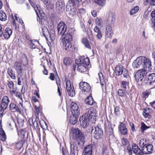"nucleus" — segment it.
Segmentation results:
<instances>
[{
	"mask_svg": "<svg viewBox=\"0 0 155 155\" xmlns=\"http://www.w3.org/2000/svg\"><path fill=\"white\" fill-rule=\"evenodd\" d=\"M151 63L150 59L144 56H141L137 57L133 61L132 67L134 68L146 69L147 70L151 71L152 69Z\"/></svg>",
	"mask_w": 155,
	"mask_h": 155,
	"instance_id": "f257e3e1",
	"label": "nucleus"
},
{
	"mask_svg": "<svg viewBox=\"0 0 155 155\" xmlns=\"http://www.w3.org/2000/svg\"><path fill=\"white\" fill-rule=\"evenodd\" d=\"M72 40V36L71 34L67 33L61 38L60 41L63 47L65 50L72 51L73 48L72 47L71 41Z\"/></svg>",
	"mask_w": 155,
	"mask_h": 155,
	"instance_id": "f03ea898",
	"label": "nucleus"
},
{
	"mask_svg": "<svg viewBox=\"0 0 155 155\" xmlns=\"http://www.w3.org/2000/svg\"><path fill=\"white\" fill-rule=\"evenodd\" d=\"M72 136L73 138L76 140H80L82 142L84 139V134L78 128H73L72 129Z\"/></svg>",
	"mask_w": 155,
	"mask_h": 155,
	"instance_id": "7ed1b4c3",
	"label": "nucleus"
},
{
	"mask_svg": "<svg viewBox=\"0 0 155 155\" xmlns=\"http://www.w3.org/2000/svg\"><path fill=\"white\" fill-rule=\"evenodd\" d=\"M84 114H86V116L88 117L91 119L93 123H94L96 120V117L97 116L96 114V110L93 107H90L87 109L86 110V112Z\"/></svg>",
	"mask_w": 155,
	"mask_h": 155,
	"instance_id": "20e7f679",
	"label": "nucleus"
},
{
	"mask_svg": "<svg viewBox=\"0 0 155 155\" xmlns=\"http://www.w3.org/2000/svg\"><path fill=\"white\" fill-rule=\"evenodd\" d=\"M75 5V2L73 0L68 1L66 6V11L68 12L69 15L72 17L76 14V9L73 6Z\"/></svg>",
	"mask_w": 155,
	"mask_h": 155,
	"instance_id": "39448f33",
	"label": "nucleus"
},
{
	"mask_svg": "<svg viewBox=\"0 0 155 155\" xmlns=\"http://www.w3.org/2000/svg\"><path fill=\"white\" fill-rule=\"evenodd\" d=\"M91 133L93 134L94 138L99 139L102 138L103 131L98 126H92L91 127Z\"/></svg>",
	"mask_w": 155,
	"mask_h": 155,
	"instance_id": "423d86ee",
	"label": "nucleus"
},
{
	"mask_svg": "<svg viewBox=\"0 0 155 155\" xmlns=\"http://www.w3.org/2000/svg\"><path fill=\"white\" fill-rule=\"evenodd\" d=\"M149 71L147 70L146 69H141L137 71L134 74V77L136 81L138 82L141 81L144 75Z\"/></svg>",
	"mask_w": 155,
	"mask_h": 155,
	"instance_id": "0eeeda50",
	"label": "nucleus"
},
{
	"mask_svg": "<svg viewBox=\"0 0 155 155\" xmlns=\"http://www.w3.org/2000/svg\"><path fill=\"white\" fill-rule=\"evenodd\" d=\"M84 114L80 118V121L81 126L84 128L87 127L90 123H93L88 117Z\"/></svg>",
	"mask_w": 155,
	"mask_h": 155,
	"instance_id": "6e6552de",
	"label": "nucleus"
},
{
	"mask_svg": "<svg viewBox=\"0 0 155 155\" xmlns=\"http://www.w3.org/2000/svg\"><path fill=\"white\" fill-rule=\"evenodd\" d=\"M66 88L67 92L71 97H73L75 95L74 87L72 82L70 80H67L66 83Z\"/></svg>",
	"mask_w": 155,
	"mask_h": 155,
	"instance_id": "1a4fd4ad",
	"label": "nucleus"
},
{
	"mask_svg": "<svg viewBox=\"0 0 155 155\" xmlns=\"http://www.w3.org/2000/svg\"><path fill=\"white\" fill-rule=\"evenodd\" d=\"M67 26L63 21L60 22L57 27V30L59 35H63L66 31Z\"/></svg>",
	"mask_w": 155,
	"mask_h": 155,
	"instance_id": "9d476101",
	"label": "nucleus"
},
{
	"mask_svg": "<svg viewBox=\"0 0 155 155\" xmlns=\"http://www.w3.org/2000/svg\"><path fill=\"white\" fill-rule=\"evenodd\" d=\"M79 87L81 90L86 92H89L91 89L89 84L86 82H80Z\"/></svg>",
	"mask_w": 155,
	"mask_h": 155,
	"instance_id": "9b49d317",
	"label": "nucleus"
},
{
	"mask_svg": "<svg viewBox=\"0 0 155 155\" xmlns=\"http://www.w3.org/2000/svg\"><path fill=\"white\" fill-rule=\"evenodd\" d=\"M75 63L76 64L81 63V64L83 65H85V66H87L89 64L90 61L88 58H84L81 57L78 59H76L75 61Z\"/></svg>",
	"mask_w": 155,
	"mask_h": 155,
	"instance_id": "f8f14e48",
	"label": "nucleus"
},
{
	"mask_svg": "<svg viewBox=\"0 0 155 155\" xmlns=\"http://www.w3.org/2000/svg\"><path fill=\"white\" fill-rule=\"evenodd\" d=\"M14 68L18 74H21L22 73L23 69L22 66L21 65V63L17 61L15 63Z\"/></svg>",
	"mask_w": 155,
	"mask_h": 155,
	"instance_id": "ddd939ff",
	"label": "nucleus"
},
{
	"mask_svg": "<svg viewBox=\"0 0 155 155\" xmlns=\"http://www.w3.org/2000/svg\"><path fill=\"white\" fill-rule=\"evenodd\" d=\"M113 34L111 25H107L105 31L106 37L111 39Z\"/></svg>",
	"mask_w": 155,
	"mask_h": 155,
	"instance_id": "4468645a",
	"label": "nucleus"
},
{
	"mask_svg": "<svg viewBox=\"0 0 155 155\" xmlns=\"http://www.w3.org/2000/svg\"><path fill=\"white\" fill-rule=\"evenodd\" d=\"M115 16L114 13L112 12H110L107 18V25H110L113 24L115 20Z\"/></svg>",
	"mask_w": 155,
	"mask_h": 155,
	"instance_id": "2eb2a0df",
	"label": "nucleus"
},
{
	"mask_svg": "<svg viewBox=\"0 0 155 155\" xmlns=\"http://www.w3.org/2000/svg\"><path fill=\"white\" fill-rule=\"evenodd\" d=\"M155 82V74L153 73L149 74L147 78L146 84L147 85H152Z\"/></svg>",
	"mask_w": 155,
	"mask_h": 155,
	"instance_id": "dca6fc26",
	"label": "nucleus"
},
{
	"mask_svg": "<svg viewBox=\"0 0 155 155\" xmlns=\"http://www.w3.org/2000/svg\"><path fill=\"white\" fill-rule=\"evenodd\" d=\"M142 151L144 152V154H150L152 153L153 151V146L152 144H147L145 148L142 149Z\"/></svg>",
	"mask_w": 155,
	"mask_h": 155,
	"instance_id": "f3484780",
	"label": "nucleus"
},
{
	"mask_svg": "<svg viewBox=\"0 0 155 155\" xmlns=\"http://www.w3.org/2000/svg\"><path fill=\"white\" fill-rule=\"evenodd\" d=\"M132 147L134 153L136 154L139 155H143L144 154V152L142 151V149L141 150L135 143L133 144Z\"/></svg>",
	"mask_w": 155,
	"mask_h": 155,
	"instance_id": "a211bd4d",
	"label": "nucleus"
},
{
	"mask_svg": "<svg viewBox=\"0 0 155 155\" xmlns=\"http://www.w3.org/2000/svg\"><path fill=\"white\" fill-rule=\"evenodd\" d=\"M84 155H91L92 153V145L87 146L84 149Z\"/></svg>",
	"mask_w": 155,
	"mask_h": 155,
	"instance_id": "6ab92c4d",
	"label": "nucleus"
},
{
	"mask_svg": "<svg viewBox=\"0 0 155 155\" xmlns=\"http://www.w3.org/2000/svg\"><path fill=\"white\" fill-rule=\"evenodd\" d=\"M12 33L11 29L6 28L3 33V36L6 39H8L10 37Z\"/></svg>",
	"mask_w": 155,
	"mask_h": 155,
	"instance_id": "aec40b11",
	"label": "nucleus"
},
{
	"mask_svg": "<svg viewBox=\"0 0 155 155\" xmlns=\"http://www.w3.org/2000/svg\"><path fill=\"white\" fill-rule=\"evenodd\" d=\"M120 130L121 133L123 135H126L127 134V130L124 123H121L120 124Z\"/></svg>",
	"mask_w": 155,
	"mask_h": 155,
	"instance_id": "412c9836",
	"label": "nucleus"
},
{
	"mask_svg": "<svg viewBox=\"0 0 155 155\" xmlns=\"http://www.w3.org/2000/svg\"><path fill=\"white\" fill-rule=\"evenodd\" d=\"M124 71L123 66L121 65L117 66L115 68V72L117 76L122 74Z\"/></svg>",
	"mask_w": 155,
	"mask_h": 155,
	"instance_id": "4be33fe9",
	"label": "nucleus"
},
{
	"mask_svg": "<svg viewBox=\"0 0 155 155\" xmlns=\"http://www.w3.org/2000/svg\"><path fill=\"white\" fill-rule=\"evenodd\" d=\"M56 8L57 10L61 11L64 9V5L62 1H58L56 5Z\"/></svg>",
	"mask_w": 155,
	"mask_h": 155,
	"instance_id": "5701e85b",
	"label": "nucleus"
},
{
	"mask_svg": "<svg viewBox=\"0 0 155 155\" xmlns=\"http://www.w3.org/2000/svg\"><path fill=\"white\" fill-rule=\"evenodd\" d=\"M29 1L30 3L31 4V5L33 8L36 13V14H37V17H38V18H37V20L38 21H39L40 20V17L39 15V14L38 13V12H40L39 9V7L37 5H36V6H35L34 4L32 2L31 0H29Z\"/></svg>",
	"mask_w": 155,
	"mask_h": 155,
	"instance_id": "b1692460",
	"label": "nucleus"
},
{
	"mask_svg": "<svg viewBox=\"0 0 155 155\" xmlns=\"http://www.w3.org/2000/svg\"><path fill=\"white\" fill-rule=\"evenodd\" d=\"M9 100L7 96H4L2 100L1 107H8Z\"/></svg>",
	"mask_w": 155,
	"mask_h": 155,
	"instance_id": "393cba45",
	"label": "nucleus"
},
{
	"mask_svg": "<svg viewBox=\"0 0 155 155\" xmlns=\"http://www.w3.org/2000/svg\"><path fill=\"white\" fill-rule=\"evenodd\" d=\"M70 108L72 115L78 116L79 115V107H68Z\"/></svg>",
	"mask_w": 155,
	"mask_h": 155,
	"instance_id": "a878e982",
	"label": "nucleus"
},
{
	"mask_svg": "<svg viewBox=\"0 0 155 155\" xmlns=\"http://www.w3.org/2000/svg\"><path fill=\"white\" fill-rule=\"evenodd\" d=\"M77 64L78 66L77 69L79 71L82 72L86 71L87 70V66L83 65L81 63Z\"/></svg>",
	"mask_w": 155,
	"mask_h": 155,
	"instance_id": "bb28decb",
	"label": "nucleus"
},
{
	"mask_svg": "<svg viewBox=\"0 0 155 155\" xmlns=\"http://www.w3.org/2000/svg\"><path fill=\"white\" fill-rule=\"evenodd\" d=\"M151 111V109L149 108L148 107H146L144 109L143 111V115L144 117L145 118L148 117L149 118L150 115V113Z\"/></svg>",
	"mask_w": 155,
	"mask_h": 155,
	"instance_id": "cd10ccee",
	"label": "nucleus"
},
{
	"mask_svg": "<svg viewBox=\"0 0 155 155\" xmlns=\"http://www.w3.org/2000/svg\"><path fill=\"white\" fill-rule=\"evenodd\" d=\"M149 144L148 141L146 139H141L140 140L139 145L142 149L143 147L145 148Z\"/></svg>",
	"mask_w": 155,
	"mask_h": 155,
	"instance_id": "c85d7f7f",
	"label": "nucleus"
},
{
	"mask_svg": "<svg viewBox=\"0 0 155 155\" xmlns=\"http://www.w3.org/2000/svg\"><path fill=\"white\" fill-rule=\"evenodd\" d=\"M85 103L87 104L92 105L95 103L91 96L88 97L85 100Z\"/></svg>",
	"mask_w": 155,
	"mask_h": 155,
	"instance_id": "c756f323",
	"label": "nucleus"
},
{
	"mask_svg": "<svg viewBox=\"0 0 155 155\" xmlns=\"http://www.w3.org/2000/svg\"><path fill=\"white\" fill-rule=\"evenodd\" d=\"M81 41L86 48L90 50L91 49V46L90 44L89 41L87 39L83 38L82 39Z\"/></svg>",
	"mask_w": 155,
	"mask_h": 155,
	"instance_id": "7c9ffc66",
	"label": "nucleus"
},
{
	"mask_svg": "<svg viewBox=\"0 0 155 155\" xmlns=\"http://www.w3.org/2000/svg\"><path fill=\"white\" fill-rule=\"evenodd\" d=\"M70 147L71 151H72L73 152L75 153L76 152H78V147L77 146L76 144L74 143V141H71L70 143Z\"/></svg>",
	"mask_w": 155,
	"mask_h": 155,
	"instance_id": "2f4dec72",
	"label": "nucleus"
},
{
	"mask_svg": "<svg viewBox=\"0 0 155 155\" xmlns=\"http://www.w3.org/2000/svg\"><path fill=\"white\" fill-rule=\"evenodd\" d=\"M0 139L2 141H5L6 139L5 133L2 127H0Z\"/></svg>",
	"mask_w": 155,
	"mask_h": 155,
	"instance_id": "473e14b6",
	"label": "nucleus"
},
{
	"mask_svg": "<svg viewBox=\"0 0 155 155\" xmlns=\"http://www.w3.org/2000/svg\"><path fill=\"white\" fill-rule=\"evenodd\" d=\"M21 63L24 66H26L28 64V61L27 59V56L25 54H24L21 58Z\"/></svg>",
	"mask_w": 155,
	"mask_h": 155,
	"instance_id": "72a5a7b5",
	"label": "nucleus"
},
{
	"mask_svg": "<svg viewBox=\"0 0 155 155\" xmlns=\"http://www.w3.org/2000/svg\"><path fill=\"white\" fill-rule=\"evenodd\" d=\"M151 94L150 89H148L142 92V97L145 99L148 97L149 95H150Z\"/></svg>",
	"mask_w": 155,
	"mask_h": 155,
	"instance_id": "f704fd0d",
	"label": "nucleus"
},
{
	"mask_svg": "<svg viewBox=\"0 0 155 155\" xmlns=\"http://www.w3.org/2000/svg\"><path fill=\"white\" fill-rule=\"evenodd\" d=\"M96 26L101 28L103 26V21L102 20L98 18H97L96 19Z\"/></svg>",
	"mask_w": 155,
	"mask_h": 155,
	"instance_id": "c9c22d12",
	"label": "nucleus"
},
{
	"mask_svg": "<svg viewBox=\"0 0 155 155\" xmlns=\"http://www.w3.org/2000/svg\"><path fill=\"white\" fill-rule=\"evenodd\" d=\"M94 2L98 5L104 6L105 5L106 0H94Z\"/></svg>",
	"mask_w": 155,
	"mask_h": 155,
	"instance_id": "e433bc0d",
	"label": "nucleus"
},
{
	"mask_svg": "<svg viewBox=\"0 0 155 155\" xmlns=\"http://www.w3.org/2000/svg\"><path fill=\"white\" fill-rule=\"evenodd\" d=\"M7 19V16L6 14L3 11H0V20L1 21H5Z\"/></svg>",
	"mask_w": 155,
	"mask_h": 155,
	"instance_id": "4c0bfd02",
	"label": "nucleus"
},
{
	"mask_svg": "<svg viewBox=\"0 0 155 155\" xmlns=\"http://www.w3.org/2000/svg\"><path fill=\"white\" fill-rule=\"evenodd\" d=\"M139 7L138 6H135L130 11V14L131 15H133L136 13L139 10Z\"/></svg>",
	"mask_w": 155,
	"mask_h": 155,
	"instance_id": "58836bf2",
	"label": "nucleus"
},
{
	"mask_svg": "<svg viewBox=\"0 0 155 155\" xmlns=\"http://www.w3.org/2000/svg\"><path fill=\"white\" fill-rule=\"evenodd\" d=\"M13 71L11 68H8V73L9 75L13 79L15 78V74L13 73Z\"/></svg>",
	"mask_w": 155,
	"mask_h": 155,
	"instance_id": "ea45409f",
	"label": "nucleus"
},
{
	"mask_svg": "<svg viewBox=\"0 0 155 155\" xmlns=\"http://www.w3.org/2000/svg\"><path fill=\"white\" fill-rule=\"evenodd\" d=\"M77 117L72 115L71 116L70 120V123L73 125L75 124L77 121Z\"/></svg>",
	"mask_w": 155,
	"mask_h": 155,
	"instance_id": "a19ab883",
	"label": "nucleus"
},
{
	"mask_svg": "<svg viewBox=\"0 0 155 155\" xmlns=\"http://www.w3.org/2000/svg\"><path fill=\"white\" fill-rule=\"evenodd\" d=\"M63 61L64 64L66 66L69 65L72 62L71 59L67 57L64 58Z\"/></svg>",
	"mask_w": 155,
	"mask_h": 155,
	"instance_id": "79ce46f5",
	"label": "nucleus"
},
{
	"mask_svg": "<svg viewBox=\"0 0 155 155\" xmlns=\"http://www.w3.org/2000/svg\"><path fill=\"white\" fill-rule=\"evenodd\" d=\"M141 126L140 128L142 133H143L146 130L150 128V127L146 125L143 122H141Z\"/></svg>",
	"mask_w": 155,
	"mask_h": 155,
	"instance_id": "37998d69",
	"label": "nucleus"
},
{
	"mask_svg": "<svg viewBox=\"0 0 155 155\" xmlns=\"http://www.w3.org/2000/svg\"><path fill=\"white\" fill-rule=\"evenodd\" d=\"M99 78L100 80V82L101 85L102 86L104 85L105 82L104 80V78L102 73L100 72L98 73Z\"/></svg>",
	"mask_w": 155,
	"mask_h": 155,
	"instance_id": "c03bdc74",
	"label": "nucleus"
},
{
	"mask_svg": "<svg viewBox=\"0 0 155 155\" xmlns=\"http://www.w3.org/2000/svg\"><path fill=\"white\" fill-rule=\"evenodd\" d=\"M144 3L146 5L149 3L150 6L155 5V0H146Z\"/></svg>",
	"mask_w": 155,
	"mask_h": 155,
	"instance_id": "a18cd8bd",
	"label": "nucleus"
},
{
	"mask_svg": "<svg viewBox=\"0 0 155 155\" xmlns=\"http://www.w3.org/2000/svg\"><path fill=\"white\" fill-rule=\"evenodd\" d=\"M37 42L38 43H39V42L38 41H37L36 40H30V42L29 43V45H30V48L31 49H35V46L34 45V44H33V42Z\"/></svg>",
	"mask_w": 155,
	"mask_h": 155,
	"instance_id": "49530a36",
	"label": "nucleus"
},
{
	"mask_svg": "<svg viewBox=\"0 0 155 155\" xmlns=\"http://www.w3.org/2000/svg\"><path fill=\"white\" fill-rule=\"evenodd\" d=\"M9 109L12 112H14L16 111L20 114H21V111L19 109V107H9Z\"/></svg>",
	"mask_w": 155,
	"mask_h": 155,
	"instance_id": "de8ad7c7",
	"label": "nucleus"
},
{
	"mask_svg": "<svg viewBox=\"0 0 155 155\" xmlns=\"http://www.w3.org/2000/svg\"><path fill=\"white\" fill-rule=\"evenodd\" d=\"M34 109L35 110V113L36 116H38L39 113H41L42 109L40 107H34Z\"/></svg>",
	"mask_w": 155,
	"mask_h": 155,
	"instance_id": "09e8293b",
	"label": "nucleus"
},
{
	"mask_svg": "<svg viewBox=\"0 0 155 155\" xmlns=\"http://www.w3.org/2000/svg\"><path fill=\"white\" fill-rule=\"evenodd\" d=\"M18 124L19 127H22L24 125V120L23 119L19 118L18 119Z\"/></svg>",
	"mask_w": 155,
	"mask_h": 155,
	"instance_id": "8fccbe9b",
	"label": "nucleus"
},
{
	"mask_svg": "<svg viewBox=\"0 0 155 155\" xmlns=\"http://www.w3.org/2000/svg\"><path fill=\"white\" fill-rule=\"evenodd\" d=\"M151 15L152 18V21L155 27V10L152 12L151 14Z\"/></svg>",
	"mask_w": 155,
	"mask_h": 155,
	"instance_id": "3c124183",
	"label": "nucleus"
},
{
	"mask_svg": "<svg viewBox=\"0 0 155 155\" xmlns=\"http://www.w3.org/2000/svg\"><path fill=\"white\" fill-rule=\"evenodd\" d=\"M8 124H9V128L11 130L13 129V127L15 125H16V124L12 120L11 121H9L8 122Z\"/></svg>",
	"mask_w": 155,
	"mask_h": 155,
	"instance_id": "603ef678",
	"label": "nucleus"
},
{
	"mask_svg": "<svg viewBox=\"0 0 155 155\" xmlns=\"http://www.w3.org/2000/svg\"><path fill=\"white\" fill-rule=\"evenodd\" d=\"M48 33V31L47 28L45 27H44L42 28V33L43 35L45 37L46 36V35Z\"/></svg>",
	"mask_w": 155,
	"mask_h": 155,
	"instance_id": "864d4df0",
	"label": "nucleus"
},
{
	"mask_svg": "<svg viewBox=\"0 0 155 155\" xmlns=\"http://www.w3.org/2000/svg\"><path fill=\"white\" fill-rule=\"evenodd\" d=\"M122 143L124 146H126L129 144V142L127 139L123 138L122 139Z\"/></svg>",
	"mask_w": 155,
	"mask_h": 155,
	"instance_id": "5fc2aeb1",
	"label": "nucleus"
},
{
	"mask_svg": "<svg viewBox=\"0 0 155 155\" xmlns=\"http://www.w3.org/2000/svg\"><path fill=\"white\" fill-rule=\"evenodd\" d=\"M7 107H0V118H1L3 115L4 110H5Z\"/></svg>",
	"mask_w": 155,
	"mask_h": 155,
	"instance_id": "6e6d98bb",
	"label": "nucleus"
},
{
	"mask_svg": "<svg viewBox=\"0 0 155 155\" xmlns=\"http://www.w3.org/2000/svg\"><path fill=\"white\" fill-rule=\"evenodd\" d=\"M118 95L121 97H124V93L123 91L121 89H119L118 91Z\"/></svg>",
	"mask_w": 155,
	"mask_h": 155,
	"instance_id": "4d7b16f0",
	"label": "nucleus"
},
{
	"mask_svg": "<svg viewBox=\"0 0 155 155\" xmlns=\"http://www.w3.org/2000/svg\"><path fill=\"white\" fill-rule=\"evenodd\" d=\"M114 113L116 115H118L120 114V109L119 107H115L114 108Z\"/></svg>",
	"mask_w": 155,
	"mask_h": 155,
	"instance_id": "13d9d810",
	"label": "nucleus"
},
{
	"mask_svg": "<svg viewBox=\"0 0 155 155\" xmlns=\"http://www.w3.org/2000/svg\"><path fill=\"white\" fill-rule=\"evenodd\" d=\"M121 84L123 87L124 89H126L127 86L128 85V83L126 81H123L122 82Z\"/></svg>",
	"mask_w": 155,
	"mask_h": 155,
	"instance_id": "bf43d9fd",
	"label": "nucleus"
},
{
	"mask_svg": "<svg viewBox=\"0 0 155 155\" xmlns=\"http://www.w3.org/2000/svg\"><path fill=\"white\" fill-rule=\"evenodd\" d=\"M15 19L18 21V22L20 23V24L22 25V24H23V22L22 19L19 18L18 17H17L16 15L15 16Z\"/></svg>",
	"mask_w": 155,
	"mask_h": 155,
	"instance_id": "052dcab7",
	"label": "nucleus"
},
{
	"mask_svg": "<svg viewBox=\"0 0 155 155\" xmlns=\"http://www.w3.org/2000/svg\"><path fill=\"white\" fill-rule=\"evenodd\" d=\"M8 85L10 89L14 88V83L12 81H9L8 84Z\"/></svg>",
	"mask_w": 155,
	"mask_h": 155,
	"instance_id": "680f3d73",
	"label": "nucleus"
},
{
	"mask_svg": "<svg viewBox=\"0 0 155 155\" xmlns=\"http://www.w3.org/2000/svg\"><path fill=\"white\" fill-rule=\"evenodd\" d=\"M22 147V144H21V143H20L19 142H18V143H16V144L15 145V147L18 150H19L21 149Z\"/></svg>",
	"mask_w": 155,
	"mask_h": 155,
	"instance_id": "e2e57ef3",
	"label": "nucleus"
},
{
	"mask_svg": "<svg viewBox=\"0 0 155 155\" xmlns=\"http://www.w3.org/2000/svg\"><path fill=\"white\" fill-rule=\"evenodd\" d=\"M99 28L97 26H96L94 29V32L97 34L101 32Z\"/></svg>",
	"mask_w": 155,
	"mask_h": 155,
	"instance_id": "0e129e2a",
	"label": "nucleus"
},
{
	"mask_svg": "<svg viewBox=\"0 0 155 155\" xmlns=\"http://www.w3.org/2000/svg\"><path fill=\"white\" fill-rule=\"evenodd\" d=\"M23 139H22L20 141H19V143H21V144H22V146H23V144H24L26 140L24 139L25 138V134H23Z\"/></svg>",
	"mask_w": 155,
	"mask_h": 155,
	"instance_id": "69168bd1",
	"label": "nucleus"
},
{
	"mask_svg": "<svg viewBox=\"0 0 155 155\" xmlns=\"http://www.w3.org/2000/svg\"><path fill=\"white\" fill-rule=\"evenodd\" d=\"M96 37L98 39H100L102 38V35L101 31L97 33L96 35Z\"/></svg>",
	"mask_w": 155,
	"mask_h": 155,
	"instance_id": "338daca9",
	"label": "nucleus"
},
{
	"mask_svg": "<svg viewBox=\"0 0 155 155\" xmlns=\"http://www.w3.org/2000/svg\"><path fill=\"white\" fill-rule=\"evenodd\" d=\"M127 150L129 155H132V151L131 147L130 146L128 147Z\"/></svg>",
	"mask_w": 155,
	"mask_h": 155,
	"instance_id": "774afa93",
	"label": "nucleus"
}]
</instances>
